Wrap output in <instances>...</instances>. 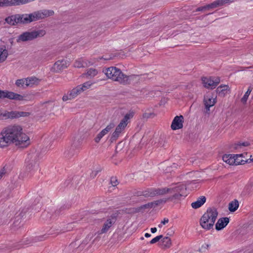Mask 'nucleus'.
<instances>
[{
	"mask_svg": "<svg viewBox=\"0 0 253 253\" xmlns=\"http://www.w3.org/2000/svg\"><path fill=\"white\" fill-rule=\"evenodd\" d=\"M11 144L21 148L30 144V139L19 125H10L2 129L0 132V148H4Z\"/></svg>",
	"mask_w": 253,
	"mask_h": 253,
	"instance_id": "nucleus-1",
	"label": "nucleus"
},
{
	"mask_svg": "<svg viewBox=\"0 0 253 253\" xmlns=\"http://www.w3.org/2000/svg\"><path fill=\"white\" fill-rule=\"evenodd\" d=\"M186 191V186L184 184L179 183L174 186L172 185L169 188L148 189L142 192V195L145 197H148L169 193L171 195L162 199V202L166 203L171 201L175 203L180 200L182 197H185L187 195Z\"/></svg>",
	"mask_w": 253,
	"mask_h": 253,
	"instance_id": "nucleus-2",
	"label": "nucleus"
},
{
	"mask_svg": "<svg viewBox=\"0 0 253 253\" xmlns=\"http://www.w3.org/2000/svg\"><path fill=\"white\" fill-rule=\"evenodd\" d=\"M103 72L108 78L123 84H130V80L133 78V76H126L120 69L115 67L106 68Z\"/></svg>",
	"mask_w": 253,
	"mask_h": 253,
	"instance_id": "nucleus-3",
	"label": "nucleus"
},
{
	"mask_svg": "<svg viewBox=\"0 0 253 253\" xmlns=\"http://www.w3.org/2000/svg\"><path fill=\"white\" fill-rule=\"evenodd\" d=\"M218 212L214 208L208 209L200 219V225L203 228L210 230L212 228L217 218Z\"/></svg>",
	"mask_w": 253,
	"mask_h": 253,
	"instance_id": "nucleus-4",
	"label": "nucleus"
},
{
	"mask_svg": "<svg viewBox=\"0 0 253 253\" xmlns=\"http://www.w3.org/2000/svg\"><path fill=\"white\" fill-rule=\"evenodd\" d=\"M53 14V10L47 9L38 10L30 14H25L26 23L29 24L33 21L42 19L52 16Z\"/></svg>",
	"mask_w": 253,
	"mask_h": 253,
	"instance_id": "nucleus-5",
	"label": "nucleus"
},
{
	"mask_svg": "<svg viewBox=\"0 0 253 253\" xmlns=\"http://www.w3.org/2000/svg\"><path fill=\"white\" fill-rule=\"evenodd\" d=\"M134 112L132 111H129L125 115L113 133L111 137L112 139L116 140L118 138L120 133L124 130L127 124L129 122L130 120L134 116Z\"/></svg>",
	"mask_w": 253,
	"mask_h": 253,
	"instance_id": "nucleus-6",
	"label": "nucleus"
},
{
	"mask_svg": "<svg viewBox=\"0 0 253 253\" xmlns=\"http://www.w3.org/2000/svg\"><path fill=\"white\" fill-rule=\"evenodd\" d=\"M26 164L25 171L20 174V176L22 178L31 177L39 169V164L35 157H31L30 160L26 161Z\"/></svg>",
	"mask_w": 253,
	"mask_h": 253,
	"instance_id": "nucleus-7",
	"label": "nucleus"
},
{
	"mask_svg": "<svg viewBox=\"0 0 253 253\" xmlns=\"http://www.w3.org/2000/svg\"><path fill=\"white\" fill-rule=\"evenodd\" d=\"M45 34L44 30L25 32L17 37L16 42H21L32 41L38 37H42Z\"/></svg>",
	"mask_w": 253,
	"mask_h": 253,
	"instance_id": "nucleus-8",
	"label": "nucleus"
},
{
	"mask_svg": "<svg viewBox=\"0 0 253 253\" xmlns=\"http://www.w3.org/2000/svg\"><path fill=\"white\" fill-rule=\"evenodd\" d=\"M5 21L11 26H15L18 24H26L25 14H16L10 15L5 18Z\"/></svg>",
	"mask_w": 253,
	"mask_h": 253,
	"instance_id": "nucleus-9",
	"label": "nucleus"
},
{
	"mask_svg": "<svg viewBox=\"0 0 253 253\" xmlns=\"http://www.w3.org/2000/svg\"><path fill=\"white\" fill-rule=\"evenodd\" d=\"M92 84L93 83L90 82H86L74 88L70 91V98H75L82 92L89 88Z\"/></svg>",
	"mask_w": 253,
	"mask_h": 253,
	"instance_id": "nucleus-10",
	"label": "nucleus"
},
{
	"mask_svg": "<svg viewBox=\"0 0 253 253\" xmlns=\"http://www.w3.org/2000/svg\"><path fill=\"white\" fill-rule=\"evenodd\" d=\"M5 98L17 101L26 100L25 96L11 91L0 90V99Z\"/></svg>",
	"mask_w": 253,
	"mask_h": 253,
	"instance_id": "nucleus-11",
	"label": "nucleus"
},
{
	"mask_svg": "<svg viewBox=\"0 0 253 253\" xmlns=\"http://www.w3.org/2000/svg\"><path fill=\"white\" fill-rule=\"evenodd\" d=\"M29 115V113L25 112H19L12 111L8 112L7 111H2L1 110V120L7 119H15L20 117H26Z\"/></svg>",
	"mask_w": 253,
	"mask_h": 253,
	"instance_id": "nucleus-12",
	"label": "nucleus"
},
{
	"mask_svg": "<svg viewBox=\"0 0 253 253\" xmlns=\"http://www.w3.org/2000/svg\"><path fill=\"white\" fill-rule=\"evenodd\" d=\"M117 220L116 216L112 215L103 220L100 233H106L109 231Z\"/></svg>",
	"mask_w": 253,
	"mask_h": 253,
	"instance_id": "nucleus-13",
	"label": "nucleus"
},
{
	"mask_svg": "<svg viewBox=\"0 0 253 253\" xmlns=\"http://www.w3.org/2000/svg\"><path fill=\"white\" fill-rule=\"evenodd\" d=\"M202 81L206 88L211 89L215 88L220 82L219 78L215 77H204Z\"/></svg>",
	"mask_w": 253,
	"mask_h": 253,
	"instance_id": "nucleus-14",
	"label": "nucleus"
},
{
	"mask_svg": "<svg viewBox=\"0 0 253 253\" xmlns=\"http://www.w3.org/2000/svg\"><path fill=\"white\" fill-rule=\"evenodd\" d=\"M216 102V97L213 95L208 94L204 96V103L205 106V113H210V108L213 106Z\"/></svg>",
	"mask_w": 253,
	"mask_h": 253,
	"instance_id": "nucleus-15",
	"label": "nucleus"
},
{
	"mask_svg": "<svg viewBox=\"0 0 253 253\" xmlns=\"http://www.w3.org/2000/svg\"><path fill=\"white\" fill-rule=\"evenodd\" d=\"M69 66V62L68 61L63 59L59 60L54 64L51 70L52 72L58 73L67 68Z\"/></svg>",
	"mask_w": 253,
	"mask_h": 253,
	"instance_id": "nucleus-16",
	"label": "nucleus"
},
{
	"mask_svg": "<svg viewBox=\"0 0 253 253\" xmlns=\"http://www.w3.org/2000/svg\"><path fill=\"white\" fill-rule=\"evenodd\" d=\"M28 2L29 0H0V7L20 5Z\"/></svg>",
	"mask_w": 253,
	"mask_h": 253,
	"instance_id": "nucleus-17",
	"label": "nucleus"
},
{
	"mask_svg": "<svg viewBox=\"0 0 253 253\" xmlns=\"http://www.w3.org/2000/svg\"><path fill=\"white\" fill-rule=\"evenodd\" d=\"M184 118L182 115L174 117L171 125V128L173 130L180 129L183 127Z\"/></svg>",
	"mask_w": 253,
	"mask_h": 253,
	"instance_id": "nucleus-18",
	"label": "nucleus"
},
{
	"mask_svg": "<svg viewBox=\"0 0 253 253\" xmlns=\"http://www.w3.org/2000/svg\"><path fill=\"white\" fill-rule=\"evenodd\" d=\"M95 62L94 60H84L80 58L76 60L74 66L76 68H84L93 65Z\"/></svg>",
	"mask_w": 253,
	"mask_h": 253,
	"instance_id": "nucleus-19",
	"label": "nucleus"
},
{
	"mask_svg": "<svg viewBox=\"0 0 253 253\" xmlns=\"http://www.w3.org/2000/svg\"><path fill=\"white\" fill-rule=\"evenodd\" d=\"M229 219L228 217L219 218L215 224V229L220 230L224 228L229 223Z\"/></svg>",
	"mask_w": 253,
	"mask_h": 253,
	"instance_id": "nucleus-20",
	"label": "nucleus"
},
{
	"mask_svg": "<svg viewBox=\"0 0 253 253\" xmlns=\"http://www.w3.org/2000/svg\"><path fill=\"white\" fill-rule=\"evenodd\" d=\"M206 198L205 196H201L197 200L191 204V207L195 209H198L203 205L206 202Z\"/></svg>",
	"mask_w": 253,
	"mask_h": 253,
	"instance_id": "nucleus-21",
	"label": "nucleus"
},
{
	"mask_svg": "<svg viewBox=\"0 0 253 253\" xmlns=\"http://www.w3.org/2000/svg\"><path fill=\"white\" fill-rule=\"evenodd\" d=\"M8 55V51L5 46H0V63L3 62L6 59Z\"/></svg>",
	"mask_w": 253,
	"mask_h": 253,
	"instance_id": "nucleus-22",
	"label": "nucleus"
},
{
	"mask_svg": "<svg viewBox=\"0 0 253 253\" xmlns=\"http://www.w3.org/2000/svg\"><path fill=\"white\" fill-rule=\"evenodd\" d=\"M216 91L219 95L224 96L230 91V88L227 85H220L217 88Z\"/></svg>",
	"mask_w": 253,
	"mask_h": 253,
	"instance_id": "nucleus-23",
	"label": "nucleus"
},
{
	"mask_svg": "<svg viewBox=\"0 0 253 253\" xmlns=\"http://www.w3.org/2000/svg\"><path fill=\"white\" fill-rule=\"evenodd\" d=\"M235 155H225L223 156L222 160L226 163L230 165H235Z\"/></svg>",
	"mask_w": 253,
	"mask_h": 253,
	"instance_id": "nucleus-24",
	"label": "nucleus"
},
{
	"mask_svg": "<svg viewBox=\"0 0 253 253\" xmlns=\"http://www.w3.org/2000/svg\"><path fill=\"white\" fill-rule=\"evenodd\" d=\"M40 83V80L35 77H31L26 79L27 86H33Z\"/></svg>",
	"mask_w": 253,
	"mask_h": 253,
	"instance_id": "nucleus-25",
	"label": "nucleus"
},
{
	"mask_svg": "<svg viewBox=\"0 0 253 253\" xmlns=\"http://www.w3.org/2000/svg\"><path fill=\"white\" fill-rule=\"evenodd\" d=\"M243 154L235 155V165H243L247 162V159H243Z\"/></svg>",
	"mask_w": 253,
	"mask_h": 253,
	"instance_id": "nucleus-26",
	"label": "nucleus"
},
{
	"mask_svg": "<svg viewBox=\"0 0 253 253\" xmlns=\"http://www.w3.org/2000/svg\"><path fill=\"white\" fill-rule=\"evenodd\" d=\"M234 0H216L211 3V6L217 7L219 6L223 5L225 3H231Z\"/></svg>",
	"mask_w": 253,
	"mask_h": 253,
	"instance_id": "nucleus-27",
	"label": "nucleus"
},
{
	"mask_svg": "<svg viewBox=\"0 0 253 253\" xmlns=\"http://www.w3.org/2000/svg\"><path fill=\"white\" fill-rule=\"evenodd\" d=\"M253 87L252 86H250L247 90V91L245 92L243 97L241 98V101L243 104H246L249 96L250 95L251 92H252Z\"/></svg>",
	"mask_w": 253,
	"mask_h": 253,
	"instance_id": "nucleus-28",
	"label": "nucleus"
},
{
	"mask_svg": "<svg viewBox=\"0 0 253 253\" xmlns=\"http://www.w3.org/2000/svg\"><path fill=\"white\" fill-rule=\"evenodd\" d=\"M162 246L163 248H168L171 246V240L168 237H165L162 238Z\"/></svg>",
	"mask_w": 253,
	"mask_h": 253,
	"instance_id": "nucleus-29",
	"label": "nucleus"
},
{
	"mask_svg": "<svg viewBox=\"0 0 253 253\" xmlns=\"http://www.w3.org/2000/svg\"><path fill=\"white\" fill-rule=\"evenodd\" d=\"M98 74V71L96 69L94 68H90L88 69L85 73V75L88 78H93L96 76Z\"/></svg>",
	"mask_w": 253,
	"mask_h": 253,
	"instance_id": "nucleus-30",
	"label": "nucleus"
},
{
	"mask_svg": "<svg viewBox=\"0 0 253 253\" xmlns=\"http://www.w3.org/2000/svg\"><path fill=\"white\" fill-rule=\"evenodd\" d=\"M239 204L237 201H232L229 205V210L230 211H235L237 210Z\"/></svg>",
	"mask_w": 253,
	"mask_h": 253,
	"instance_id": "nucleus-31",
	"label": "nucleus"
},
{
	"mask_svg": "<svg viewBox=\"0 0 253 253\" xmlns=\"http://www.w3.org/2000/svg\"><path fill=\"white\" fill-rule=\"evenodd\" d=\"M93 238V235L89 234L88 235L86 238L84 239V240L83 241L81 245V247L83 248L87 245V244L91 243V240Z\"/></svg>",
	"mask_w": 253,
	"mask_h": 253,
	"instance_id": "nucleus-32",
	"label": "nucleus"
},
{
	"mask_svg": "<svg viewBox=\"0 0 253 253\" xmlns=\"http://www.w3.org/2000/svg\"><path fill=\"white\" fill-rule=\"evenodd\" d=\"M15 84L18 87H27L26 79L17 80L16 81Z\"/></svg>",
	"mask_w": 253,
	"mask_h": 253,
	"instance_id": "nucleus-33",
	"label": "nucleus"
},
{
	"mask_svg": "<svg viewBox=\"0 0 253 253\" xmlns=\"http://www.w3.org/2000/svg\"><path fill=\"white\" fill-rule=\"evenodd\" d=\"M114 126L115 125L113 123H110L101 131L105 135L108 133L114 127Z\"/></svg>",
	"mask_w": 253,
	"mask_h": 253,
	"instance_id": "nucleus-34",
	"label": "nucleus"
},
{
	"mask_svg": "<svg viewBox=\"0 0 253 253\" xmlns=\"http://www.w3.org/2000/svg\"><path fill=\"white\" fill-rule=\"evenodd\" d=\"M249 145V143L247 142L240 143L238 144H235L234 145V148L235 149H241L243 147L247 146Z\"/></svg>",
	"mask_w": 253,
	"mask_h": 253,
	"instance_id": "nucleus-35",
	"label": "nucleus"
},
{
	"mask_svg": "<svg viewBox=\"0 0 253 253\" xmlns=\"http://www.w3.org/2000/svg\"><path fill=\"white\" fill-rule=\"evenodd\" d=\"M211 3L210 4H208L204 6L198 7V8H197L196 11H203V10H204L207 9H211V8H215V6H211Z\"/></svg>",
	"mask_w": 253,
	"mask_h": 253,
	"instance_id": "nucleus-36",
	"label": "nucleus"
},
{
	"mask_svg": "<svg viewBox=\"0 0 253 253\" xmlns=\"http://www.w3.org/2000/svg\"><path fill=\"white\" fill-rule=\"evenodd\" d=\"M162 238H163L162 235H159V236H156V237H155L154 238H153V239H152L150 241V243L151 244H155V243H157V242H158Z\"/></svg>",
	"mask_w": 253,
	"mask_h": 253,
	"instance_id": "nucleus-37",
	"label": "nucleus"
},
{
	"mask_svg": "<svg viewBox=\"0 0 253 253\" xmlns=\"http://www.w3.org/2000/svg\"><path fill=\"white\" fill-rule=\"evenodd\" d=\"M110 182L113 186H115L118 184V180L116 177H111Z\"/></svg>",
	"mask_w": 253,
	"mask_h": 253,
	"instance_id": "nucleus-38",
	"label": "nucleus"
},
{
	"mask_svg": "<svg viewBox=\"0 0 253 253\" xmlns=\"http://www.w3.org/2000/svg\"><path fill=\"white\" fill-rule=\"evenodd\" d=\"M73 99V98H70V93L67 94H65L62 98V99L64 101H67L69 99Z\"/></svg>",
	"mask_w": 253,
	"mask_h": 253,
	"instance_id": "nucleus-39",
	"label": "nucleus"
},
{
	"mask_svg": "<svg viewBox=\"0 0 253 253\" xmlns=\"http://www.w3.org/2000/svg\"><path fill=\"white\" fill-rule=\"evenodd\" d=\"M5 170L4 169H1L0 171V179L2 178V177L5 174Z\"/></svg>",
	"mask_w": 253,
	"mask_h": 253,
	"instance_id": "nucleus-40",
	"label": "nucleus"
},
{
	"mask_svg": "<svg viewBox=\"0 0 253 253\" xmlns=\"http://www.w3.org/2000/svg\"><path fill=\"white\" fill-rule=\"evenodd\" d=\"M169 222V219L168 218H164L163 220L161 221V224H165Z\"/></svg>",
	"mask_w": 253,
	"mask_h": 253,
	"instance_id": "nucleus-41",
	"label": "nucleus"
},
{
	"mask_svg": "<svg viewBox=\"0 0 253 253\" xmlns=\"http://www.w3.org/2000/svg\"><path fill=\"white\" fill-rule=\"evenodd\" d=\"M105 135L104 133H103L102 131H101L99 133L97 134V136L99 137L100 138H102Z\"/></svg>",
	"mask_w": 253,
	"mask_h": 253,
	"instance_id": "nucleus-42",
	"label": "nucleus"
},
{
	"mask_svg": "<svg viewBox=\"0 0 253 253\" xmlns=\"http://www.w3.org/2000/svg\"><path fill=\"white\" fill-rule=\"evenodd\" d=\"M157 228L156 227H153L151 228V231L152 233H154L157 231Z\"/></svg>",
	"mask_w": 253,
	"mask_h": 253,
	"instance_id": "nucleus-43",
	"label": "nucleus"
},
{
	"mask_svg": "<svg viewBox=\"0 0 253 253\" xmlns=\"http://www.w3.org/2000/svg\"><path fill=\"white\" fill-rule=\"evenodd\" d=\"M101 140V138H99V137L96 136V137L95 138L94 140L96 142L98 143Z\"/></svg>",
	"mask_w": 253,
	"mask_h": 253,
	"instance_id": "nucleus-44",
	"label": "nucleus"
},
{
	"mask_svg": "<svg viewBox=\"0 0 253 253\" xmlns=\"http://www.w3.org/2000/svg\"><path fill=\"white\" fill-rule=\"evenodd\" d=\"M97 172H98L97 171H95L94 172H92V174H91V176H92L93 177H95L96 175Z\"/></svg>",
	"mask_w": 253,
	"mask_h": 253,
	"instance_id": "nucleus-45",
	"label": "nucleus"
},
{
	"mask_svg": "<svg viewBox=\"0 0 253 253\" xmlns=\"http://www.w3.org/2000/svg\"><path fill=\"white\" fill-rule=\"evenodd\" d=\"M102 59H103L104 60H110L111 59V57H110V58H105V57H100L99 58V59L101 60Z\"/></svg>",
	"mask_w": 253,
	"mask_h": 253,
	"instance_id": "nucleus-46",
	"label": "nucleus"
},
{
	"mask_svg": "<svg viewBox=\"0 0 253 253\" xmlns=\"http://www.w3.org/2000/svg\"><path fill=\"white\" fill-rule=\"evenodd\" d=\"M209 247V245L208 244H205V245H203L202 247V248H206V249H208Z\"/></svg>",
	"mask_w": 253,
	"mask_h": 253,
	"instance_id": "nucleus-47",
	"label": "nucleus"
},
{
	"mask_svg": "<svg viewBox=\"0 0 253 253\" xmlns=\"http://www.w3.org/2000/svg\"><path fill=\"white\" fill-rule=\"evenodd\" d=\"M151 235L149 233H146L145 234V237L146 238H148L151 237Z\"/></svg>",
	"mask_w": 253,
	"mask_h": 253,
	"instance_id": "nucleus-48",
	"label": "nucleus"
},
{
	"mask_svg": "<svg viewBox=\"0 0 253 253\" xmlns=\"http://www.w3.org/2000/svg\"><path fill=\"white\" fill-rule=\"evenodd\" d=\"M0 120H1V110L0 109Z\"/></svg>",
	"mask_w": 253,
	"mask_h": 253,
	"instance_id": "nucleus-49",
	"label": "nucleus"
},
{
	"mask_svg": "<svg viewBox=\"0 0 253 253\" xmlns=\"http://www.w3.org/2000/svg\"><path fill=\"white\" fill-rule=\"evenodd\" d=\"M65 154L66 156V157H70V156L69 155H68V154L67 153H65Z\"/></svg>",
	"mask_w": 253,
	"mask_h": 253,
	"instance_id": "nucleus-50",
	"label": "nucleus"
},
{
	"mask_svg": "<svg viewBox=\"0 0 253 253\" xmlns=\"http://www.w3.org/2000/svg\"><path fill=\"white\" fill-rule=\"evenodd\" d=\"M162 224H161V223L160 224H159V227H162Z\"/></svg>",
	"mask_w": 253,
	"mask_h": 253,
	"instance_id": "nucleus-51",
	"label": "nucleus"
},
{
	"mask_svg": "<svg viewBox=\"0 0 253 253\" xmlns=\"http://www.w3.org/2000/svg\"><path fill=\"white\" fill-rule=\"evenodd\" d=\"M143 239H144L143 237H141V240H143Z\"/></svg>",
	"mask_w": 253,
	"mask_h": 253,
	"instance_id": "nucleus-52",
	"label": "nucleus"
}]
</instances>
